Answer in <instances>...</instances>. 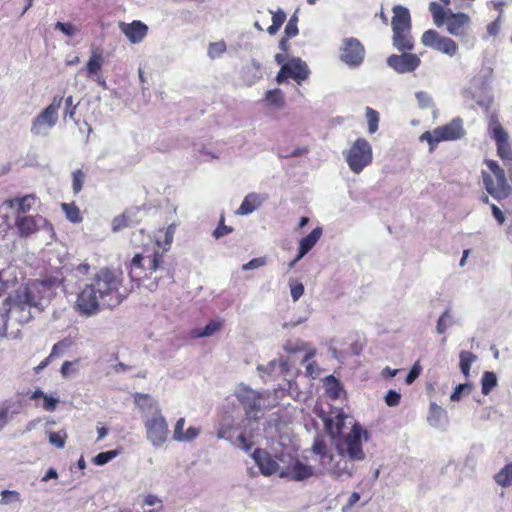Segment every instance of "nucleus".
<instances>
[{"instance_id": "obj_14", "label": "nucleus", "mask_w": 512, "mask_h": 512, "mask_svg": "<svg viewBox=\"0 0 512 512\" xmlns=\"http://www.w3.org/2000/svg\"><path fill=\"white\" fill-rule=\"evenodd\" d=\"M420 63V58L412 53L393 54L387 58L388 66L400 74L414 71Z\"/></svg>"}, {"instance_id": "obj_35", "label": "nucleus", "mask_w": 512, "mask_h": 512, "mask_svg": "<svg viewBox=\"0 0 512 512\" xmlns=\"http://www.w3.org/2000/svg\"><path fill=\"white\" fill-rule=\"evenodd\" d=\"M442 38L443 36H441L437 31L430 29L422 34L421 42L424 46L435 50Z\"/></svg>"}, {"instance_id": "obj_59", "label": "nucleus", "mask_w": 512, "mask_h": 512, "mask_svg": "<svg viewBox=\"0 0 512 512\" xmlns=\"http://www.w3.org/2000/svg\"><path fill=\"white\" fill-rule=\"evenodd\" d=\"M420 141H426L430 145V151H433L434 146L441 142L440 140H437L436 136V129H434L432 132L426 131L420 136Z\"/></svg>"}, {"instance_id": "obj_37", "label": "nucleus", "mask_w": 512, "mask_h": 512, "mask_svg": "<svg viewBox=\"0 0 512 512\" xmlns=\"http://www.w3.org/2000/svg\"><path fill=\"white\" fill-rule=\"evenodd\" d=\"M498 485L507 487L512 484V463L503 468L496 476Z\"/></svg>"}, {"instance_id": "obj_53", "label": "nucleus", "mask_w": 512, "mask_h": 512, "mask_svg": "<svg viewBox=\"0 0 512 512\" xmlns=\"http://www.w3.org/2000/svg\"><path fill=\"white\" fill-rule=\"evenodd\" d=\"M416 99L418 101L419 107L422 109L430 108L433 106L432 97L427 92H417Z\"/></svg>"}, {"instance_id": "obj_30", "label": "nucleus", "mask_w": 512, "mask_h": 512, "mask_svg": "<svg viewBox=\"0 0 512 512\" xmlns=\"http://www.w3.org/2000/svg\"><path fill=\"white\" fill-rule=\"evenodd\" d=\"M489 130L492 133L496 144L508 141V135L497 119L492 118L489 123Z\"/></svg>"}, {"instance_id": "obj_43", "label": "nucleus", "mask_w": 512, "mask_h": 512, "mask_svg": "<svg viewBox=\"0 0 512 512\" xmlns=\"http://www.w3.org/2000/svg\"><path fill=\"white\" fill-rule=\"evenodd\" d=\"M161 257L162 254L159 252H155L152 256H146L143 269L150 271V273L155 272L159 267Z\"/></svg>"}, {"instance_id": "obj_57", "label": "nucleus", "mask_w": 512, "mask_h": 512, "mask_svg": "<svg viewBox=\"0 0 512 512\" xmlns=\"http://www.w3.org/2000/svg\"><path fill=\"white\" fill-rule=\"evenodd\" d=\"M55 29L60 30L62 33L69 37L75 36L78 32V29L71 23L57 22L55 24Z\"/></svg>"}, {"instance_id": "obj_10", "label": "nucleus", "mask_w": 512, "mask_h": 512, "mask_svg": "<svg viewBox=\"0 0 512 512\" xmlns=\"http://www.w3.org/2000/svg\"><path fill=\"white\" fill-rule=\"evenodd\" d=\"M365 58V48L354 37L344 38L339 46V59L351 68L359 67Z\"/></svg>"}, {"instance_id": "obj_17", "label": "nucleus", "mask_w": 512, "mask_h": 512, "mask_svg": "<svg viewBox=\"0 0 512 512\" xmlns=\"http://www.w3.org/2000/svg\"><path fill=\"white\" fill-rule=\"evenodd\" d=\"M16 225L21 235H29L47 225V220L42 216H23L17 215Z\"/></svg>"}, {"instance_id": "obj_8", "label": "nucleus", "mask_w": 512, "mask_h": 512, "mask_svg": "<svg viewBox=\"0 0 512 512\" xmlns=\"http://www.w3.org/2000/svg\"><path fill=\"white\" fill-rule=\"evenodd\" d=\"M146 439L158 449L162 447L169 435L168 423L160 409H156L144 419Z\"/></svg>"}, {"instance_id": "obj_12", "label": "nucleus", "mask_w": 512, "mask_h": 512, "mask_svg": "<svg viewBox=\"0 0 512 512\" xmlns=\"http://www.w3.org/2000/svg\"><path fill=\"white\" fill-rule=\"evenodd\" d=\"M445 26L449 34L464 41L469 38L471 18L465 13H454L452 10L448 9Z\"/></svg>"}, {"instance_id": "obj_60", "label": "nucleus", "mask_w": 512, "mask_h": 512, "mask_svg": "<svg viewBox=\"0 0 512 512\" xmlns=\"http://www.w3.org/2000/svg\"><path fill=\"white\" fill-rule=\"evenodd\" d=\"M400 399L401 394L395 390H389L385 396V402L389 407L398 406Z\"/></svg>"}, {"instance_id": "obj_28", "label": "nucleus", "mask_w": 512, "mask_h": 512, "mask_svg": "<svg viewBox=\"0 0 512 512\" xmlns=\"http://www.w3.org/2000/svg\"><path fill=\"white\" fill-rule=\"evenodd\" d=\"M460 363L459 367L463 375L468 378L470 376V369L473 363L477 361V356L469 351H461L459 354Z\"/></svg>"}, {"instance_id": "obj_11", "label": "nucleus", "mask_w": 512, "mask_h": 512, "mask_svg": "<svg viewBox=\"0 0 512 512\" xmlns=\"http://www.w3.org/2000/svg\"><path fill=\"white\" fill-rule=\"evenodd\" d=\"M309 74L310 70L306 62L300 58L293 57L281 66L276 76V81L278 84H283L288 78H292L298 84H301L308 78Z\"/></svg>"}, {"instance_id": "obj_55", "label": "nucleus", "mask_w": 512, "mask_h": 512, "mask_svg": "<svg viewBox=\"0 0 512 512\" xmlns=\"http://www.w3.org/2000/svg\"><path fill=\"white\" fill-rule=\"evenodd\" d=\"M125 218H128V216H124L123 214L113 218L111 223V228L113 232H119L124 228L130 227Z\"/></svg>"}, {"instance_id": "obj_40", "label": "nucleus", "mask_w": 512, "mask_h": 512, "mask_svg": "<svg viewBox=\"0 0 512 512\" xmlns=\"http://www.w3.org/2000/svg\"><path fill=\"white\" fill-rule=\"evenodd\" d=\"M453 324L454 321L450 317V310L446 309L437 321L436 332L438 334H443L448 329V327L452 326Z\"/></svg>"}, {"instance_id": "obj_7", "label": "nucleus", "mask_w": 512, "mask_h": 512, "mask_svg": "<svg viewBox=\"0 0 512 512\" xmlns=\"http://www.w3.org/2000/svg\"><path fill=\"white\" fill-rule=\"evenodd\" d=\"M62 101V96H55L52 102L32 120L30 129L32 135L41 137L49 135L51 129L55 127L58 122V112Z\"/></svg>"}, {"instance_id": "obj_64", "label": "nucleus", "mask_w": 512, "mask_h": 512, "mask_svg": "<svg viewBox=\"0 0 512 512\" xmlns=\"http://www.w3.org/2000/svg\"><path fill=\"white\" fill-rule=\"evenodd\" d=\"M360 500V494L357 492H353L347 503L342 507V512H351L353 506Z\"/></svg>"}, {"instance_id": "obj_38", "label": "nucleus", "mask_w": 512, "mask_h": 512, "mask_svg": "<svg viewBox=\"0 0 512 512\" xmlns=\"http://www.w3.org/2000/svg\"><path fill=\"white\" fill-rule=\"evenodd\" d=\"M0 496V506L20 503L22 501L20 493L16 490H3Z\"/></svg>"}, {"instance_id": "obj_52", "label": "nucleus", "mask_w": 512, "mask_h": 512, "mask_svg": "<svg viewBox=\"0 0 512 512\" xmlns=\"http://www.w3.org/2000/svg\"><path fill=\"white\" fill-rule=\"evenodd\" d=\"M185 418H179L175 424L173 431V440L177 442H185L184 438V428Z\"/></svg>"}, {"instance_id": "obj_47", "label": "nucleus", "mask_w": 512, "mask_h": 512, "mask_svg": "<svg viewBox=\"0 0 512 512\" xmlns=\"http://www.w3.org/2000/svg\"><path fill=\"white\" fill-rule=\"evenodd\" d=\"M326 386L328 393L334 397L338 398L340 396L341 387L339 382L334 378V376L330 375L326 378Z\"/></svg>"}, {"instance_id": "obj_2", "label": "nucleus", "mask_w": 512, "mask_h": 512, "mask_svg": "<svg viewBox=\"0 0 512 512\" xmlns=\"http://www.w3.org/2000/svg\"><path fill=\"white\" fill-rule=\"evenodd\" d=\"M234 396L244 410V418L241 422V432L235 438L232 435V419L225 418L220 423L217 438L229 441L233 446L249 452L253 446L252 438L259 430V420L263 409L265 393L250 387L245 383L238 384L234 389Z\"/></svg>"}, {"instance_id": "obj_54", "label": "nucleus", "mask_w": 512, "mask_h": 512, "mask_svg": "<svg viewBox=\"0 0 512 512\" xmlns=\"http://www.w3.org/2000/svg\"><path fill=\"white\" fill-rule=\"evenodd\" d=\"M290 294L294 302L298 301L304 294V286L300 282L290 281Z\"/></svg>"}, {"instance_id": "obj_48", "label": "nucleus", "mask_w": 512, "mask_h": 512, "mask_svg": "<svg viewBox=\"0 0 512 512\" xmlns=\"http://www.w3.org/2000/svg\"><path fill=\"white\" fill-rule=\"evenodd\" d=\"M11 270H15V268L12 266H9L7 269L0 267V296H2L6 291L7 284L16 279L15 276L13 278L7 276V273Z\"/></svg>"}, {"instance_id": "obj_4", "label": "nucleus", "mask_w": 512, "mask_h": 512, "mask_svg": "<svg viewBox=\"0 0 512 512\" xmlns=\"http://www.w3.org/2000/svg\"><path fill=\"white\" fill-rule=\"evenodd\" d=\"M119 285L120 281L113 272L106 268L101 269L78 295L77 307L80 313L90 316L101 308L118 305Z\"/></svg>"}, {"instance_id": "obj_58", "label": "nucleus", "mask_w": 512, "mask_h": 512, "mask_svg": "<svg viewBox=\"0 0 512 512\" xmlns=\"http://www.w3.org/2000/svg\"><path fill=\"white\" fill-rule=\"evenodd\" d=\"M73 176V190L75 193L81 191L85 179V175L81 170H76L72 174Z\"/></svg>"}, {"instance_id": "obj_25", "label": "nucleus", "mask_w": 512, "mask_h": 512, "mask_svg": "<svg viewBox=\"0 0 512 512\" xmlns=\"http://www.w3.org/2000/svg\"><path fill=\"white\" fill-rule=\"evenodd\" d=\"M322 235V229L316 227L306 237L302 238L299 243L300 257H304L319 241Z\"/></svg>"}, {"instance_id": "obj_36", "label": "nucleus", "mask_w": 512, "mask_h": 512, "mask_svg": "<svg viewBox=\"0 0 512 512\" xmlns=\"http://www.w3.org/2000/svg\"><path fill=\"white\" fill-rule=\"evenodd\" d=\"M221 324L217 321H210L204 328L195 329L193 335L196 338L210 337L219 331Z\"/></svg>"}, {"instance_id": "obj_9", "label": "nucleus", "mask_w": 512, "mask_h": 512, "mask_svg": "<svg viewBox=\"0 0 512 512\" xmlns=\"http://www.w3.org/2000/svg\"><path fill=\"white\" fill-rule=\"evenodd\" d=\"M278 460L284 465L280 478L291 481H304L314 475V468L295 459L290 453H280Z\"/></svg>"}, {"instance_id": "obj_13", "label": "nucleus", "mask_w": 512, "mask_h": 512, "mask_svg": "<svg viewBox=\"0 0 512 512\" xmlns=\"http://www.w3.org/2000/svg\"><path fill=\"white\" fill-rule=\"evenodd\" d=\"M278 456L280 454L271 455L266 450L259 448L255 449L252 453V458L264 476L277 474L280 477V472L284 465L278 460Z\"/></svg>"}, {"instance_id": "obj_33", "label": "nucleus", "mask_w": 512, "mask_h": 512, "mask_svg": "<svg viewBox=\"0 0 512 512\" xmlns=\"http://www.w3.org/2000/svg\"><path fill=\"white\" fill-rule=\"evenodd\" d=\"M265 99L268 101L270 106L276 109H281L285 105L284 96L280 89L268 90L266 92Z\"/></svg>"}, {"instance_id": "obj_20", "label": "nucleus", "mask_w": 512, "mask_h": 512, "mask_svg": "<svg viewBox=\"0 0 512 512\" xmlns=\"http://www.w3.org/2000/svg\"><path fill=\"white\" fill-rule=\"evenodd\" d=\"M266 197L262 194L251 192L245 196L240 207L237 209V215H249L257 208H259Z\"/></svg>"}, {"instance_id": "obj_23", "label": "nucleus", "mask_w": 512, "mask_h": 512, "mask_svg": "<svg viewBox=\"0 0 512 512\" xmlns=\"http://www.w3.org/2000/svg\"><path fill=\"white\" fill-rule=\"evenodd\" d=\"M19 413V404L12 400L5 401L0 406V432L9 424L14 415Z\"/></svg>"}, {"instance_id": "obj_27", "label": "nucleus", "mask_w": 512, "mask_h": 512, "mask_svg": "<svg viewBox=\"0 0 512 512\" xmlns=\"http://www.w3.org/2000/svg\"><path fill=\"white\" fill-rule=\"evenodd\" d=\"M103 65L102 53L99 50H92L87 62L86 70L89 77L98 75Z\"/></svg>"}, {"instance_id": "obj_42", "label": "nucleus", "mask_w": 512, "mask_h": 512, "mask_svg": "<svg viewBox=\"0 0 512 512\" xmlns=\"http://www.w3.org/2000/svg\"><path fill=\"white\" fill-rule=\"evenodd\" d=\"M62 209L66 214V217L73 223L81 221L80 210L75 204H62Z\"/></svg>"}, {"instance_id": "obj_22", "label": "nucleus", "mask_w": 512, "mask_h": 512, "mask_svg": "<svg viewBox=\"0 0 512 512\" xmlns=\"http://www.w3.org/2000/svg\"><path fill=\"white\" fill-rule=\"evenodd\" d=\"M393 46L399 51L412 50L414 48V40L411 35V29L393 31Z\"/></svg>"}, {"instance_id": "obj_49", "label": "nucleus", "mask_w": 512, "mask_h": 512, "mask_svg": "<svg viewBox=\"0 0 512 512\" xmlns=\"http://www.w3.org/2000/svg\"><path fill=\"white\" fill-rule=\"evenodd\" d=\"M497 145V152H498V155L499 157L510 163L512 161V149L507 142H504V143H499V144H496Z\"/></svg>"}, {"instance_id": "obj_62", "label": "nucleus", "mask_w": 512, "mask_h": 512, "mask_svg": "<svg viewBox=\"0 0 512 512\" xmlns=\"http://www.w3.org/2000/svg\"><path fill=\"white\" fill-rule=\"evenodd\" d=\"M266 264V260L265 258H254L252 260H250L249 262H247L246 264L242 265V270L244 271H247V270H253V269H257L259 267H262Z\"/></svg>"}, {"instance_id": "obj_34", "label": "nucleus", "mask_w": 512, "mask_h": 512, "mask_svg": "<svg viewBox=\"0 0 512 512\" xmlns=\"http://www.w3.org/2000/svg\"><path fill=\"white\" fill-rule=\"evenodd\" d=\"M435 50L443 54H446L450 57H453L457 53L458 47L454 40L443 36L442 40L440 41V43H438V46L436 47Z\"/></svg>"}, {"instance_id": "obj_51", "label": "nucleus", "mask_w": 512, "mask_h": 512, "mask_svg": "<svg viewBox=\"0 0 512 512\" xmlns=\"http://www.w3.org/2000/svg\"><path fill=\"white\" fill-rule=\"evenodd\" d=\"M175 230H176V225L175 224H170L164 231H163V234H164V239H163V242H164V246H163V250L164 251H167L169 249V247L171 246L172 242H173V239H174V234H175Z\"/></svg>"}, {"instance_id": "obj_3", "label": "nucleus", "mask_w": 512, "mask_h": 512, "mask_svg": "<svg viewBox=\"0 0 512 512\" xmlns=\"http://www.w3.org/2000/svg\"><path fill=\"white\" fill-rule=\"evenodd\" d=\"M363 437L367 439V432L360 424H354L353 429L343 440H337L335 442L339 457L337 461L334 455L326 450V446L321 440L314 442L312 450L316 455H319V460L324 470L338 477L345 474L350 476L353 466L345 457L348 456L351 461H359L365 458V453L362 449Z\"/></svg>"}, {"instance_id": "obj_63", "label": "nucleus", "mask_w": 512, "mask_h": 512, "mask_svg": "<svg viewBox=\"0 0 512 512\" xmlns=\"http://www.w3.org/2000/svg\"><path fill=\"white\" fill-rule=\"evenodd\" d=\"M65 113H64V117H68L70 119H73L74 118V115L76 113V108H77V105H74L73 104V97L72 96H68L66 99H65Z\"/></svg>"}, {"instance_id": "obj_39", "label": "nucleus", "mask_w": 512, "mask_h": 512, "mask_svg": "<svg viewBox=\"0 0 512 512\" xmlns=\"http://www.w3.org/2000/svg\"><path fill=\"white\" fill-rule=\"evenodd\" d=\"M66 439L67 433L65 430H60L58 432H48L49 443L58 449L64 448Z\"/></svg>"}, {"instance_id": "obj_32", "label": "nucleus", "mask_w": 512, "mask_h": 512, "mask_svg": "<svg viewBox=\"0 0 512 512\" xmlns=\"http://www.w3.org/2000/svg\"><path fill=\"white\" fill-rule=\"evenodd\" d=\"M429 10L432 13L433 21L437 27H441L446 22V17L448 14V10L445 11L442 6H440L436 2H431L429 5Z\"/></svg>"}, {"instance_id": "obj_24", "label": "nucleus", "mask_w": 512, "mask_h": 512, "mask_svg": "<svg viewBox=\"0 0 512 512\" xmlns=\"http://www.w3.org/2000/svg\"><path fill=\"white\" fill-rule=\"evenodd\" d=\"M446 412L436 403H431L427 421L434 428H443L446 424Z\"/></svg>"}, {"instance_id": "obj_41", "label": "nucleus", "mask_w": 512, "mask_h": 512, "mask_svg": "<svg viewBox=\"0 0 512 512\" xmlns=\"http://www.w3.org/2000/svg\"><path fill=\"white\" fill-rule=\"evenodd\" d=\"M365 111L368 122V131L370 134H374L378 130L379 114L370 107H366Z\"/></svg>"}, {"instance_id": "obj_18", "label": "nucleus", "mask_w": 512, "mask_h": 512, "mask_svg": "<svg viewBox=\"0 0 512 512\" xmlns=\"http://www.w3.org/2000/svg\"><path fill=\"white\" fill-rule=\"evenodd\" d=\"M119 28L129 41L134 44L141 42L148 30V27L140 21H133L130 24L121 22Z\"/></svg>"}, {"instance_id": "obj_15", "label": "nucleus", "mask_w": 512, "mask_h": 512, "mask_svg": "<svg viewBox=\"0 0 512 512\" xmlns=\"http://www.w3.org/2000/svg\"><path fill=\"white\" fill-rule=\"evenodd\" d=\"M347 420L349 424L352 426L356 424L355 422H353L352 418L348 417L341 411L335 414H331L330 416L324 419L325 429L333 439H336L339 435L342 434ZM352 429L353 427L351 428V430Z\"/></svg>"}, {"instance_id": "obj_29", "label": "nucleus", "mask_w": 512, "mask_h": 512, "mask_svg": "<svg viewBox=\"0 0 512 512\" xmlns=\"http://www.w3.org/2000/svg\"><path fill=\"white\" fill-rule=\"evenodd\" d=\"M34 202L35 197L33 195H26L23 198L8 200L5 203L11 208L17 207L18 215H20V213H24L29 210Z\"/></svg>"}, {"instance_id": "obj_61", "label": "nucleus", "mask_w": 512, "mask_h": 512, "mask_svg": "<svg viewBox=\"0 0 512 512\" xmlns=\"http://www.w3.org/2000/svg\"><path fill=\"white\" fill-rule=\"evenodd\" d=\"M420 373H421V366L419 365V362H416L412 366L411 370L409 371V373L405 379V383L407 385L412 384L416 380V378L420 375Z\"/></svg>"}, {"instance_id": "obj_5", "label": "nucleus", "mask_w": 512, "mask_h": 512, "mask_svg": "<svg viewBox=\"0 0 512 512\" xmlns=\"http://www.w3.org/2000/svg\"><path fill=\"white\" fill-rule=\"evenodd\" d=\"M342 155L349 169L358 175L372 163V146L365 138H358L343 150Z\"/></svg>"}, {"instance_id": "obj_45", "label": "nucleus", "mask_w": 512, "mask_h": 512, "mask_svg": "<svg viewBox=\"0 0 512 512\" xmlns=\"http://www.w3.org/2000/svg\"><path fill=\"white\" fill-rule=\"evenodd\" d=\"M118 454L119 452L117 450L101 452L97 454L92 461L94 464L102 466L111 461L112 459H114Z\"/></svg>"}, {"instance_id": "obj_56", "label": "nucleus", "mask_w": 512, "mask_h": 512, "mask_svg": "<svg viewBox=\"0 0 512 512\" xmlns=\"http://www.w3.org/2000/svg\"><path fill=\"white\" fill-rule=\"evenodd\" d=\"M139 208H131L127 209L122 213L124 216H128V218H125L128 222L129 226H134L140 222L139 214H140Z\"/></svg>"}, {"instance_id": "obj_46", "label": "nucleus", "mask_w": 512, "mask_h": 512, "mask_svg": "<svg viewBox=\"0 0 512 512\" xmlns=\"http://www.w3.org/2000/svg\"><path fill=\"white\" fill-rule=\"evenodd\" d=\"M472 389L473 386L469 383L459 384L450 396L451 401H459L463 395H469Z\"/></svg>"}, {"instance_id": "obj_26", "label": "nucleus", "mask_w": 512, "mask_h": 512, "mask_svg": "<svg viewBox=\"0 0 512 512\" xmlns=\"http://www.w3.org/2000/svg\"><path fill=\"white\" fill-rule=\"evenodd\" d=\"M134 403L142 412L151 411L152 413L156 409H160L156 400L149 394L136 393L134 395Z\"/></svg>"}, {"instance_id": "obj_6", "label": "nucleus", "mask_w": 512, "mask_h": 512, "mask_svg": "<svg viewBox=\"0 0 512 512\" xmlns=\"http://www.w3.org/2000/svg\"><path fill=\"white\" fill-rule=\"evenodd\" d=\"M487 171H482L483 183L486 191L495 199L501 200L510 194L504 170L494 160H485Z\"/></svg>"}, {"instance_id": "obj_44", "label": "nucleus", "mask_w": 512, "mask_h": 512, "mask_svg": "<svg viewBox=\"0 0 512 512\" xmlns=\"http://www.w3.org/2000/svg\"><path fill=\"white\" fill-rule=\"evenodd\" d=\"M226 51V43L224 41L212 42L208 46V56L211 59L220 57Z\"/></svg>"}, {"instance_id": "obj_31", "label": "nucleus", "mask_w": 512, "mask_h": 512, "mask_svg": "<svg viewBox=\"0 0 512 512\" xmlns=\"http://www.w3.org/2000/svg\"><path fill=\"white\" fill-rule=\"evenodd\" d=\"M498 384L497 376L494 372L486 371L481 378V390L484 395H488Z\"/></svg>"}, {"instance_id": "obj_21", "label": "nucleus", "mask_w": 512, "mask_h": 512, "mask_svg": "<svg viewBox=\"0 0 512 512\" xmlns=\"http://www.w3.org/2000/svg\"><path fill=\"white\" fill-rule=\"evenodd\" d=\"M393 13L391 22L393 31L411 29V17L407 8L397 5L393 8Z\"/></svg>"}, {"instance_id": "obj_50", "label": "nucleus", "mask_w": 512, "mask_h": 512, "mask_svg": "<svg viewBox=\"0 0 512 512\" xmlns=\"http://www.w3.org/2000/svg\"><path fill=\"white\" fill-rule=\"evenodd\" d=\"M297 23H298V17L295 13L291 16V18L289 19V21L285 27V35L288 38H292V37H295L298 35L299 30L297 27Z\"/></svg>"}, {"instance_id": "obj_19", "label": "nucleus", "mask_w": 512, "mask_h": 512, "mask_svg": "<svg viewBox=\"0 0 512 512\" xmlns=\"http://www.w3.org/2000/svg\"><path fill=\"white\" fill-rule=\"evenodd\" d=\"M257 370L265 381L274 379L278 374H284L289 370V364L285 360H272L267 365H259Z\"/></svg>"}, {"instance_id": "obj_1", "label": "nucleus", "mask_w": 512, "mask_h": 512, "mask_svg": "<svg viewBox=\"0 0 512 512\" xmlns=\"http://www.w3.org/2000/svg\"><path fill=\"white\" fill-rule=\"evenodd\" d=\"M50 286L46 282L34 281L18 287L0 308V338L10 335L15 338L19 330L7 333L9 323L23 325L42 312L47 303Z\"/></svg>"}, {"instance_id": "obj_16", "label": "nucleus", "mask_w": 512, "mask_h": 512, "mask_svg": "<svg viewBox=\"0 0 512 512\" xmlns=\"http://www.w3.org/2000/svg\"><path fill=\"white\" fill-rule=\"evenodd\" d=\"M435 129L437 140L440 141L457 140L463 137L465 134L462 121L460 119H454L450 123Z\"/></svg>"}]
</instances>
